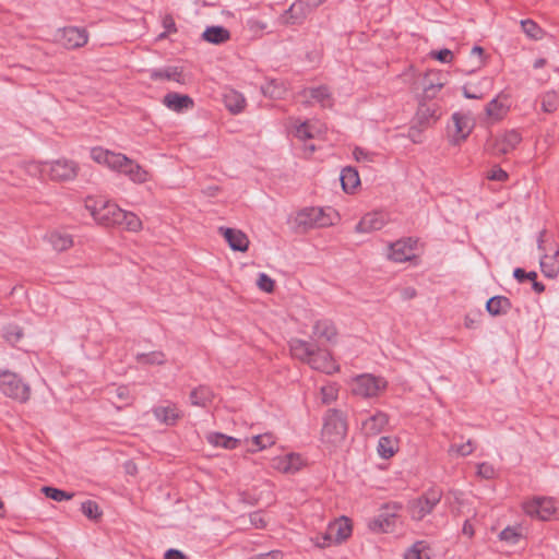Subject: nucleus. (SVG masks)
Segmentation results:
<instances>
[{
    "instance_id": "57",
    "label": "nucleus",
    "mask_w": 559,
    "mask_h": 559,
    "mask_svg": "<svg viewBox=\"0 0 559 559\" xmlns=\"http://www.w3.org/2000/svg\"><path fill=\"white\" fill-rule=\"evenodd\" d=\"M430 56L433 59H437L438 61H440L442 63H451L454 58V55L450 49H441L439 51H431Z\"/></svg>"
},
{
    "instance_id": "36",
    "label": "nucleus",
    "mask_w": 559,
    "mask_h": 559,
    "mask_svg": "<svg viewBox=\"0 0 559 559\" xmlns=\"http://www.w3.org/2000/svg\"><path fill=\"white\" fill-rule=\"evenodd\" d=\"M116 214L120 222L117 225L123 226L127 230L138 233L142 229V221L136 214L124 210H116Z\"/></svg>"
},
{
    "instance_id": "4",
    "label": "nucleus",
    "mask_w": 559,
    "mask_h": 559,
    "mask_svg": "<svg viewBox=\"0 0 559 559\" xmlns=\"http://www.w3.org/2000/svg\"><path fill=\"white\" fill-rule=\"evenodd\" d=\"M347 426L343 414L336 409L328 412L322 428V441L331 444H340L346 436Z\"/></svg>"
},
{
    "instance_id": "18",
    "label": "nucleus",
    "mask_w": 559,
    "mask_h": 559,
    "mask_svg": "<svg viewBox=\"0 0 559 559\" xmlns=\"http://www.w3.org/2000/svg\"><path fill=\"white\" fill-rule=\"evenodd\" d=\"M218 231L225 238L230 249L240 252L248 250L249 239L243 231L229 227H219Z\"/></svg>"
},
{
    "instance_id": "14",
    "label": "nucleus",
    "mask_w": 559,
    "mask_h": 559,
    "mask_svg": "<svg viewBox=\"0 0 559 559\" xmlns=\"http://www.w3.org/2000/svg\"><path fill=\"white\" fill-rule=\"evenodd\" d=\"M88 36L85 29L79 27H64L59 33V41L68 49H74L84 46Z\"/></svg>"
},
{
    "instance_id": "42",
    "label": "nucleus",
    "mask_w": 559,
    "mask_h": 559,
    "mask_svg": "<svg viewBox=\"0 0 559 559\" xmlns=\"http://www.w3.org/2000/svg\"><path fill=\"white\" fill-rule=\"evenodd\" d=\"M207 441L215 447H222L229 450H233L240 444L239 439L228 437L223 433H211L207 436Z\"/></svg>"
},
{
    "instance_id": "39",
    "label": "nucleus",
    "mask_w": 559,
    "mask_h": 559,
    "mask_svg": "<svg viewBox=\"0 0 559 559\" xmlns=\"http://www.w3.org/2000/svg\"><path fill=\"white\" fill-rule=\"evenodd\" d=\"M486 309L491 316H500L511 309V301L507 297L495 296L487 301Z\"/></svg>"
},
{
    "instance_id": "9",
    "label": "nucleus",
    "mask_w": 559,
    "mask_h": 559,
    "mask_svg": "<svg viewBox=\"0 0 559 559\" xmlns=\"http://www.w3.org/2000/svg\"><path fill=\"white\" fill-rule=\"evenodd\" d=\"M91 157L94 162L107 166L109 169L119 171L123 164L127 163V156L121 153H116L103 147H93L91 150Z\"/></svg>"
},
{
    "instance_id": "3",
    "label": "nucleus",
    "mask_w": 559,
    "mask_h": 559,
    "mask_svg": "<svg viewBox=\"0 0 559 559\" xmlns=\"http://www.w3.org/2000/svg\"><path fill=\"white\" fill-rule=\"evenodd\" d=\"M337 212L332 207H307L300 211L297 215L299 225L308 228H323L329 227L338 221Z\"/></svg>"
},
{
    "instance_id": "21",
    "label": "nucleus",
    "mask_w": 559,
    "mask_h": 559,
    "mask_svg": "<svg viewBox=\"0 0 559 559\" xmlns=\"http://www.w3.org/2000/svg\"><path fill=\"white\" fill-rule=\"evenodd\" d=\"M304 461L299 454L289 453L284 456H277L273 459L272 465L275 469L285 473L293 474L300 469Z\"/></svg>"
},
{
    "instance_id": "6",
    "label": "nucleus",
    "mask_w": 559,
    "mask_h": 559,
    "mask_svg": "<svg viewBox=\"0 0 559 559\" xmlns=\"http://www.w3.org/2000/svg\"><path fill=\"white\" fill-rule=\"evenodd\" d=\"M441 491L429 490L423 497L412 500L408 506L411 518L415 521L423 520L427 514L431 513L435 507L440 502Z\"/></svg>"
},
{
    "instance_id": "11",
    "label": "nucleus",
    "mask_w": 559,
    "mask_h": 559,
    "mask_svg": "<svg viewBox=\"0 0 559 559\" xmlns=\"http://www.w3.org/2000/svg\"><path fill=\"white\" fill-rule=\"evenodd\" d=\"M299 96L307 106L318 104L322 108H330L333 105L332 95L326 86L306 88Z\"/></svg>"
},
{
    "instance_id": "49",
    "label": "nucleus",
    "mask_w": 559,
    "mask_h": 559,
    "mask_svg": "<svg viewBox=\"0 0 559 559\" xmlns=\"http://www.w3.org/2000/svg\"><path fill=\"white\" fill-rule=\"evenodd\" d=\"M41 491L47 498L52 499L55 501L70 500L73 497V493L71 492H67L61 489L48 486L43 487Z\"/></svg>"
},
{
    "instance_id": "1",
    "label": "nucleus",
    "mask_w": 559,
    "mask_h": 559,
    "mask_svg": "<svg viewBox=\"0 0 559 559\" xmlns=\"http://www.w3.org/2000/svg\"><path fill=\"white\" fill-rule=\"evenodd\" d=\"M0 391L9 399L19 403H26L31 399L32 390L27 382L17 373L0 368Z\"/></svg>"
},
{
    "instance_id": "20",
    "label": "nucleus",
    "mask_w": 559,
    "mask_h": 559,
    "mask_svg": "<svg viewBox=\"0 0 559 559\" xmlns=\"http://www.w3.org/2000/svg\"><path fill=\"white\" fill-rule=\"evenodd\" d=\"M509 108V96L507 94L500 93L486 106V115L490 120L498 121L507 116Z\"/></svg>"
},
{
    "instance_id": "58",
    "label": "nucleus",
    "mask_w": 559,
    "mask_h": 559,
    "mask_svg": "<svg viewBox=\"0 0 559 559\" xmlns=\"http://www.w3.org/2000/svg\"><path fill=\"white\" fill-rule=\"evenodd\" d=\"M496 471L492 465L488 463H480L477 465V475L485 478L490 479L493 478Z\"/></svg>"
},
{
    "instance_id": "17",
    "label": "nucleus",
    "mask_w": 559,
    "mask_h": 559,
    "mask_svg": "<svg viewBox=\"0 0 559 559\" xmlns=\"http://www.w3.org/2000/svg\"><path fill=\"white\" fill-rule=\"evenodd\" d=\"M415 245L416 241L412 239L397 240L390 245L389 258L399 263L409 261L415 257Z\"/></svg>"
},
{
    "instance_id": "24",
    "label": "nucleus",
    "mask_w": 559,
    "mask_h": 559,
    "mask_svg": "<svg viewBox=\"0 0 559 559\" xmlns=\"http://www.w3.org/2000/svg\"><path fill=\"white\" fill-rule=\"evenodd\" d=\"M389 424V417L383 412H377L361 423V430L366 436L380 433Z\"/></svg>"
},
{
    "instance_id": "43",
    "label": "nucleus",
    "mask_w": 559,
    "mask_h": 559,
    "mask_svg": "<svg viewBox=\"0 0 559 559\" xmlns=\"http://www.w3.org/2000/svg\"><path fill=\"white\" fill-rule=\"evenodd\" d=\"M213 392L207 386H199L190 394V401L195 406H206L212 402Z\"/></svg>"
},
{
    "instance_id": "5",
    "label": "nucleus",
    "mask_w": 559,
    "mask_h": 559,
    "mask_svg": "<svg viewBox=\"0 0 559 559\" xmlns=\"http://www.w3.org/2000/svg\"><path fill=\"white\" fill-rule=\"evenodd\" d=\"M85 209L91 213L93 218L102 225H117L120 222L116 210L121 209L114 203L88 197L85 200Z\"/></svg>"
},
{
    "instance_id": "34",
    "label": "nucleus",
    "mask_w": 559,
    "mask_h": 559,
    "mask_svg": "<svg viewBox=\"0 0 559 559\" xmlns=\"http://www.w3.org/2000/svg\"><path fill=\"white\" fill-rule=\"evenodd\" d=\"M399 450V440L393 436H383L379 439L377 452L382 459H391Z\"/></svg>"
},
{
    "instance_id": "12",
    "label": "nucleus",
    "mask_w": 559,
    "mask_h": 559,
    "mask_svg": "<svg viewBox=\"0 0 559 559\" xmlns=\"http://www.w3.org/2000/svg\"><path fill=\"white\" fill-rule=\"evenodd\" d=\"M389 215L381 211L365 214L356 225L357 233H372L382 229L389 222Z\"/></svg>"
},
{
    "instance_id": "35",
    "label": "nucleus",
    "mask_w": 559,
    "mask_h": 559,
    "mask_svg": "<svg viewBox=\"0 0 559 559\" xmlns=\"http://www.w3.org/2000/svg\"><path fill=\"white\" fill-rule=\"evenodd\" d=\"M340 180L343 190L347 193H353L356 190V188L360 185L358 171L350 166L345 167L341 171Z\"/></svg>"
},
{
    "instance_id": "38",
    "label": "nucleus",
    "mask_w": 559,
    "mask_h": 559,
    "mask_svg": "<svg viewBox=\"0 0 559 559\" xmlns=\"http://www.w3.org/2000/svg\"><path fill=\"white\" fill-rule=\"evenodd\" d=\"M312 334L319 340L331 342L336 335V330L329 320H319L313 325Z\"/></svg>"
},
{
    "instance_id": "15",
    "label": "nucleus",
    "mask_w": 559,
    "mask_h": 559,
    "mask_svg": "<svg viewBox=\"0 0 559 559\" xmlns=\"http://www.w3.org/2000/svg\"><path fill=\"white\" fill-rule=\"evenodd\" d=\"M308 365L314 369L324 373L331 374L338 371L340 367L326 350H314Z\"/></svg>"
},
{
    "instance_id": "45",
    "label": "nucleus",
    "mask_w": 559,
    "mask_h": 559,
    "mask_svg": "<svg viewBox=\"0 0 559 559\" xmlns=\"http://www.w3.org/2000/svg\"><path fill=\"white\" fill-rule=\"evenodd\" d=\"M135 360L144 365H163L166 361L165 355L162 352H151L147 354H138Z\"/></svg>"
},
{
    "instance_id": "26",
    "label": "nucleus",
    "mask_w": 559,
    "mask_h": 559,
    "mask_svg": "<svg viewBox=\"0 0 559 559\" xmlns=\"http://www.w3.org/2000/svg\"><path fill=\"white\" fill-rule=\"evenodd\" d=\"M153 81H174L180 84L186 82L182 70L179 67H166L148 71Z\"/></svg>"
},
{
    "instance_id": "25",
    "label": "nucleus",
    "mask_w": 559,
    "mask_h": 559,
    "mask_svg": "<svg viewBox=\"0 0 559 559\" xmlns=\"http://www.w3.org/2000/svg\"><path fill=\"white\" fill-rule=\"evenodd\" d=\"M452 122H453V130H452L453 142H454V144H459L460 142L464 141L471 133V130H472L471 120L467 116L455 112L452 116Z\"/></svg>"
},
{
    "instance_id": "55",
    "label": "nucleus",
    "mask_w": 559,
    "mask_h": 559,
    "mask_svg": "<svg viewBox=\"0 0 559 559\" xmlns=\"http://www.w3.org/2000/svg\"><path fill=\"white\" fill-rule=\"evenodd\" d=\"M338 390L335 384H328L322 386L321 389V399L325 404H330L331 402L337 399Z\"/></svg>"
},
{
    "instance_id": "10",
    "label": "nucleus",
    "mask_w": 559,
    "mask_h": 559,
    "mask_svg": "<svg viewBox=\"0 0 559 559\" xmlns=\"http://www.w3.org/2000/svg\"><path fill=\"white\" fill-rule=\"evenodd\" d=\"M526 514L540 520H548L556 510L555 502L551 498H534L523 504Z\"/></svg>"
},
{
    "instance_id": "37",
    "label": "nucleus",
    "mask_w": 559,
    "mask_h": 559,
    "mask_svg": "<svg viewBox=\"0 0 559 559\" xmlns=\"http://www.w3.org/2000/svg\"><path fill=\"white\" fill-rule=\"evenodd\" d=\"M224 103L227 109L233 114L242 111L246 106L243 95L234 90L227 91L224 94Z\"/></svg>"
},
{
    "instance_id": "19",
    "label": "nucleus",
    "mask_w": 559,
    "mask_h": 559,
    "mask_svg": "<svg viewBox=\"0 0 559 559\" xmlns=\"http://www.w3.org/2000/svg\"><path fill=\"white\" fill-rule=\"evenodd\" d=\"M445 84L444 75L439 71H429L424 78V98H435Z\"/></svg>"
},
{
    "instance_id": "27",
    "label": "nucleus",
    "mask_w": 559,
    "mask_h": 559,
    "mask_svg": "<svg viewBox=\"0 0 559 559\" xmlns=\"http://www.w3.org/2000/svg\"><path fill=\"white\" fill-rule=\"evenodd\" d=\"M120 173L124 174L134 183H144L151 179L150 173L129 157H127V163L123 164Z\"/></svg>"
},
{
    "instance_id": "8",
    "label": "nucleus",
    "mask_w": 559,
    "mask_h": 559,
    "mask_svg": "<svg viewBox=\"0 0 559 559\" xmlns=\"http://www.w3.org/2000/svg\"><path fill=\"white\" fill-rule=\"evenodd\" d=\"M521 140V134L518 131H504L489 140L487 147L492 155H504L512 152Z\"/></svg>"
},
{
    "instance_id": "28",
    "label": "nucleus",
    "mask_w": 559,
    "mask_h": 559,
    "mask_svg": "<svg viewBox=\"0 0 559 559\" xmlns=\"http://www.w3.org/2000/svg\"><path fill=\"white\" fill-rule=\"evenodd\" d=\"M46 239L51 245V247L59 252L68 250L73 246L72 236L60 230H52L48 233Z\"/></svg>"
},
{
    "instance_id": "30",
    "label": "nucleus",
    "mask_w": 559,
    "mask_h": 559,
    "mask_svg": "<svg viewBox=\"0 0 559 559\" xmlns=\"http://www.w3.org/2000/svg\"><path fill=\"white\" fill-rule=\"evenodd\" d=\"M202 39L210 44L221 45L230 39V32L223 26H209L203 32Z\"/></svg>"
},
{
    "instance_id": "7",
    "label": "nucleus",
    "mask_w": 559,
    "mask_h": 559,
    "mask_svg": "<svg viewBox=\"0 0 559 559\" xmlns=\"http://www.w3.org/2000/svg\"><path fill=\"white\" fill-rule=\"evenodd\" d=\"M48 177L58 182L74 180L79 173V166L75 162L60 158L48 162Z\"/></svg>"
},
{
    "instance_id": "47",
    "label": "nucleus",
    "mask_w": 559,
    "mask_h": 559,
    "mask_svg": "<svg viewBox=\"0 0 559 559\" xmlns=\"http://www.w3.org/2000/svg\"><path fill=\"white\" fill-rule=\"evenodd\" d=\"M48 162H28L24 164L25 173L35 178H41L47 174Z\"/></svg>"
},
{
    "instance_id": "51",
    "label": "nucleus",
    "mask_w": 559,
    "mask_h": 559,
    "mask_svg": "<svg viewBox=\"0 0 559 559\" xmlns=\"http://www.w3.org/2000/svg\"><path fill=\"white\" fill-rule=\"evenodd\" d=\"M521 27L523 32L533 39H539L542 37V28L532 20H523Z\"/></svg>"
},
{
    "instance_id": "16",
    "label": "nucleus",
    "mask_w": 559,
    "mask_h": 559,
    "mask_svg": "<svg viewBox=\"0 0 559 559\" xmlns=\"http://www.w3.org/2000/svg\"><path fill=\"white\" fill-rule=\"evenodd\" d=\"M325 127L320 121L297 122L294 126L293 134L300 141L317 139L325 132Z\"/></svg>"
},
{
    "instance_id": "52",
    "label": "nucleus",
    "mask_w": 559,
    "mask_h": 559,
    "mask_svg": "<svg viewBox=\"0 0 559 559\" xmlns=\"http://www.w3.org/2000/svg\"><path fill=\"white\" fill-rule=\"evenodd\" d=\"M81 511L86 518L91 520H96L102 514L98 504L92 500L84 501L81 504Z\"/></svg>"
},
{
    "instance_id": "53",
    "label": "nucleus",
    "mask_w": 559,
    "mask_h": 559,
    "mask_svg": "<svg viewBox=\"0 0 559 559\" xmlns=\"http://www.w3.org/2000/svg\"><path fill=\"white\" fill-rule=\"evenodd\" d=\"M500 539L504 540L509 544H518L522 534L521 532L515 527H507L500 533Z\"/></svg>"
},
{
    "instance_id": "23",
    "label": "nucleus",
    "mask_w": 559,
    "mask_h": 559,
    "mask_svg": "<svg viewBox=\"0 0 559 559\" xmlns=\"http://www.w3.org/2000/svg\"><path fill=\"white\" fill-rule=\"evenodd\" d=\"M352 534V524L348 519L341 518L328 526V537H331L335 544L347 539Z\"/></svg>"
},
{
    "instance_id": "40",
    "label": "nucleus",
    "mask_w": 559,
    "mask_h": 559,
    "mask_svg": "<svg viewBox=\"0 0 559 559\" xmlns=\"http://www.w3.org/2000/svg\"><path fill=\"white\" fill-rule=\"evenodd\" d=\"M436 120V109L429 105L420 104L414 118V124L427 128Z\"/></svg>"
},
{
    "instance_id": "41",
    "label": "nucleus",
    "mask_w": 559,
    "mask_h": 559,
    "mask_svg": "<svg viewBox=\"0 0 559 559\" xmlns=\"http://www.w3.org/2000/svg\"><path fill=\"white\" fill-rule=\"evenodd\" d=\"M153 413L160 423L166 425H174L180 416L175 405L155 407Z\"/></svg>"
},
{
    "instance_id": "54",
    "label": "nucleus",
    "mask_w": 559,
    "mask_h": 559,
    "mask_svg": "<svg viewBox=\"0 0 559 559\" xmlns=\"http://www.w3.org/2000/svg\"><path fill=\"white\" fill-rule=\"evenodd\" d=\"M262 93L272 98H281L284 90L275 81H271L262 86Z\"/></svg>"
},
{
    "instance_id": "61",
    "label": "nucleus",
    "mask_w": 559,
    "mask_h": 559,
    "mask_svg": "<svg viewBox=\"0 0 559 559\" xmlns=\"http://www.w3.org/2000/svg\"><path fill=\"white\" fill-rule=\"evenodd\" d=\"M22 335L23 333L17 326H13L5 332V338L12 344L19 342Z\"/></svg>"
},
{
    "instance_id": "44",
    "label": "nucleus",
    "mask_w": 559,
    "mask_h": 559,
    "mask_svg": "<svg viewBox=\"0 0 559 559\" xmlns=\"http://www.w3.org/2000/svg\"><path fill=\"white\" fill-rule=\"evenodd\" d=\"M429 547L426 542H416L404 554V559H430L428 554Z\"/></svg>"
},
{
    "instance_id": "63",
    "label": "nucleus",
    "mask_w": 559,
    "mask_h": 559,
    "mask_svg": "<svg viewBox=\"0 0 559 559\" xmlns=\"http://www.w3.org/2000/svg\"><path fill=\"white\" fill-rule=\"evenodd\" d=\"M425 128H421L419 126H416V124H413L412 128L409 129L408 131V138L414 142V143H420L423 140H421V131L424 130Z\"/></svg>"
},
{
    "instance_id": "56",
    "label": "nucleus",
    "mask_w": 559,
    "mask_h": 559,
    "mask_svg": "<svg viewBox=\"0 0 559 559\" xmlns=\"http://www.w3.org/2000/svg\"><path fill=\"white\" fill-rule=\"evenodd\" d=\"M257 285L261 290L265 293H272L274 289V281L265 273L259 274Z\"/></svg>"
},
{
    "instance_id": "48",
    "label": "nucleus",
    "mask_w": 559,
    "mask_h": 559,
    "mask_svg": "<svg viewBox=\"0 0 559 559\" xmlns=\"http://www.w3.org/2000/svg\"><path fill=\"white\" fill-rule=\"evenodd\" d=\"M475 450V443L472 440L463 444H451L448 453L449 455H459V456H467L472 454Z\"/></svg>"
},
{
    "instance_id": "32",
    "label": "nucleus",
    "mask_w": 559,
    "mask_h": 559,
    "mask_svg": "<svg viewBox=\"0 0 559 559\" xmlns=\"http://www.w3.org/2000/svg\"><path fill=\"white\" fill-rule=\"evenodd\" d=\"M290 353L295 358L301 361L309 362L314 349L311 344L306 341L294 338L289 342Z\"/></svg>"
},
{
    "instance_id": "29",
    "label": "nucleus",
    "mask_w": 559,
    "mask_h": 559,
    "mask_svg": "<svg viewBox=\"0 0 559 559\" xmlns=\"http://www.w3.org/2000/svg\"><path fill=\"white\" fill-rule=\"evenodd\" d=\"M163 104L174 111H181L193 106V100L188 95L168 93L164 96Z\"/></svg>"
},
{
    "instance_id": "59",
    "label": "nucleus",
    "mask_w": 559,
    "mask_h": 559,
    "mask_svg": "<svg viewBox=\"0 0 559 559\" xmlns=\"http://www.w3.org/2000/svg\"><path fill=\"white\" fill-rule=\"evenodd\" d=\"M115 397L121 402H128L130 400V390L126 385L117 386L112 390Z\"/></svg>"
},
{
    "instance_id": "64",
    "label": "nucleus",
    "mask_w": 559,
    "mask_h": 559,
    "mask_svg": "<svg viewBox=\"0 0 559 559\" xmlns=\"http://www.w3.org/2000/svg\"><path fill=\"white\" fill-rule=\"evenodd\" d=\"M353 154L357 162H372L371 154L360 147H356Z\"/></svg>"
},
{
    "instance_id": "22",
    "label": "nucleus",
    "mask_w": 559,
    "mask_h": 559,
    "mask_svg": "<svg viewBox=\"0 0 559 559\" xmlns=\"http://www.w3.org/2000/svg\"><path fill=\"white\" fill-rule=\"evenodd\" d=\"M385 512L380 513L372 522V528L380 532H391L395 524V518L401 510L400 504L388 506Z\"/></svg>"
},
{
    "instance_id": "62",
    "label": "nucleus",
    "mask_w": 559,
    "mask_h": 559,
    "mask_svg": "<svg viewBox=\"0 0 559 559\" xmlns=\"http://www.w3.org/2000/svg\"><path fill=\"white\" fill-rule=\"evenodd\" d=\"M314 544L320 548H325L335 543L332 540L331 537H328V530H326L325 533L320 534L314 538Z\"/></svg>"
},
{
    "instance_id": "50",
    "label": "nucleus",
    "mask_w": 559,
    "mask_h": 559,
    "mask_svg": "<svg viewBox=\"0 0 559 559\" xmlns=\"http://www.w3.org/2000/svg\"><path fill=\"white\" fill-rule=\"evenodd\" d=\"M559 98L555 92H547L542 97V109L545 112H554L558 107Z\"/></svg>"
},
{
    "instance_id": "2",
    "label": "nucleus",
    "mask_w": 559,
    "mask_h": 559,
    "mask_svg": "<svg viewBox=\"0 0 559 559\" xmlns=\"http://www.w3.org/2000/svg\"><path fill=\"white\" fill-rule=\"evenodd\" d=\"M349 385L354 395L362 399H372L385 391L388 382L382 377L364 373L354 377Z\"/></svg>"
},
{
    "instance_id": "13",
    "label": "nucleus",
    "mask_w": 559,
    "mask_h": 559,
    "mask_svg": "<svg viewBox=\"0 0 559 559\" xmlns=\"http://www.w3.org/2000/svg\"><path fill=\"white\" fill-rule=\"evenodd\" d=\"M311 11L305 0L295 1L278 19L283 25L301 24Z\"/></svg>"
},
{
    "instance_id": "33",
    "label": "nucleus",
    "mask_w": 559,
    "mask_h": 559,
    "mask_svg": "<svg viewBox=\"0 0 559 559\" xmlns=\"http://www.w3.org/2000/svg\"><path fill=\"white\" fill-rule=\"evenodd\" d=\"M540 270L549 278H555L559 273V251L555 250L551 254H545L540 259Z\"/></svg>"
},
{
    "instance_id": "46",
    "label": "nucleus",
    "mask_w": 559,
    "mask_h": 559,
    "mask_svg": "<svg viewBox=\"0 0 559 559\" xmlns=\"http://www.w3.org/2000/svg\"><path fill=\"white\" fill-rule=\"evenodd\" d=\"M251 441H252L254 448L251 449L250 451L255 452V451H261V450H264V449L273 445L275 443V437L270 432H265L262 435L254 436L251 439Z\"/></svg>"
},
{
    "instance_id": "60",
    "label": "nucleus",
    "mask_w": 559,
    "mask_h": 559,
    "mask_svg": "<svg viewBox=\"0 0 559 559\" xmlns=\"http://www.w3.org/2000/svg\"><path fill=\"white\" fill-rule=\"evenodd\" d=\"M488 179L496 181H506L508 179V174L502 168L496 167L489 171Z\"/></svg>"
},
{
    "instance_id": "31",
    "label": "nucleus",
    "mask_w": 559,
    "mask_h": 559,
    "mask_svg": "<svg viewBox=\"0 0 559 559\" xmlns=\"http://www.w3.org/2000/svg\"><path fill=\"white\" fill-rule=\"evenodd\" d=\"M491 87V80L483 78L478 83H467L462 87L463 95L469 99H479Z\"/></svg>"
}]
</instances>
